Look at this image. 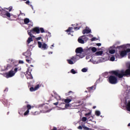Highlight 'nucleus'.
<instances>
[{
	"instance_id": "59",
	"label": "nucleus",
	"mask_w": 130,
	"mask_h": 130,
	"mask_svg": "<svg viewBox=\"0 0 130 130\" xmlns=\"http://www.w3.org/2000/svg\"><path fill=\"white\" fill-rule=\"evenodd\" d=\"M30 6L31 7L32 9L33 10V6H32V5H30Z\"/></svg>"
},
{
	"instance_id": "6",
	"label": "nucleus",
	"mask_w": 130,
	"mask_h": 130,
	"mask_svg": "<svg viewBox=\"0 0 130 130\" xmlns=\"http://www.w3.org/2000/svg\"><path fill=\"white\" fill-rule=\"evenodd\" d=\"M88 40H89L88 37L86 36H83L79 38L78 42L81 44H84V43H86Z\"/></svg>"
},
{
	"instance_id": "62",
	"label": "nucleus",
	"mask_w": 130,
	"mask_h": 130,
	"mask_svg": "<svg viewBox=\"0 0 130 130\" xmlns=\"http://www.w3.org/2000/svg\"><path fill=\"white\" fill-rule=\"evenodd\" d=\"M90 117H89V118H88V119H89V118H90Z\"/></svg>"
},
{
	"instance_id": "19",
	"label": "nucleus",
	"mask_w": 130,
	"mask_h": 130,
	"mask_svg": "<svg viewBox=\"0 0 130 130\" xmlns=\"http://www.w3.org/2000/svg\"><path fill=\"white\" fill-rule=\"evenodd\" d=\"M76 53H80L81 54L83 52V49L82 48H78L76 49Z\"/></svg>"
},
{
	"instance_id": "8",
	"label": "nucleus",
	"mask_w": 130,
	"mask_h": 130,
	"mask_svg": "<svg viewBox=\"0 0 130 130\" xmlns=\"http://www.w3.org/2000/svg\"><path fill=\"white\" fill-rule=\"evenodd\" d=\"M84 57V55L82 54H77L75 55L74 56L72 57V59L74 60V62H77V60H79L80 58H83Z\"/></svg>"
},
{
	"instance_id": "49",
	"label": "nucleus",
	"mask_w": 130,
	"mask_h": 130,
	"mask_svg": "<svg viewBox=\"0 0 130 130\" xmlns=\"http://www.w3.org/2000/svg\"><path fill=\"white\" fill-rule=\"evenodd\" d=\"M97 46H101V43L96 44Z\"/></svg>"
},
{
	"instance_id": "52",
	"label": "nucleus",
	"mask_w": 130,
	"mask_h": 130,
	"mask_svg": "<svg viewBox=\"0 0 130 130\" xmlns=\"http://www.w3.org/2000/svg\"><path fill=\"white\" fill-rule=\"evenodd\" d=\"M75 30H79L80 29L79 28H78V27H76L74 28Z\"/></svg>"
},
{
	"instance_id": "64",
	"label": "nucleus",
	"mask_w": 130,
	"mask_h": 130,
	"mask_svg": "<svg viewBox=\"0 0 130 130\" xmlns=\"http://www.w3.org/2000/svg\"><path fill=\"white\" fill-rule=\"evenodd\" d=\"M23 1H24V2H25V1H27V0H23Z\"/></svg>"
},
{
	"instance_id": "26",
	"label": "nucleus",
	"mask_w": 130,
	"mask_h": 130,
	"mask_svg": "<svg viewBox=\"0 0 130 130\" xmlns=\"http://www.w3.org/2000/svg\"><path fill=\"white\" fill-rule=\"evenodd\" d=\"M89 61H91L93 64H97V63H99L98 61H96L93 59V58H91L90 59Z\"/></svg>"
},
{
	"instance_id": "28",
	"label": "nucleus",
	"mask_w": 130,
	"mask_h": 130,
	"mask_svg": "<svg viewBox=\"0 0 130 130\" xmlns=\"http://www.w3.org/2000/svg\"><path fill=\"white\" fill-rule=\"evenodd\" d=\"M120 47L123 48V47H130V44H127L126 45H124L123 46H121Z\"/></svg>"
},
{
	"instance_id": "44",
	"label": "nucleus",
	"mask_w": 130,
	"mask_h": 130,
	"mask_svg": "<svg viewBox=\"0 0 130 130\" xmlns=\"http://www.w3.org/2000/svg\"><path fill=\"white\" fill-rule=\"evenodd\" d=\"M42 38H41V37H39L38 38H37L36 39L37 40H41Z\"/></svg>"
},
{
	"instance_id": "57",
	"label": "nucleus",
	"mask_w": 130,
	"mask_h": 130,
	"mask_svg": "<svg viewBox=\"0 0 130 130\" xmlns=\"http://www.w3.org/2000/svg\"><path fill=\"white\" fill-rule=\"evenodd\" d=\"M32 26H33V24H30V25H29V27H32Z\"/></svg>"
},
{
	"instance_id": "46",
	"label": "nucleus",
	"mask_w": 130,
	"mask_h": 130,
	"mask_svg": "<svg viewBox=\"0 0 130 130\" xmlns=\"http://www.w3.org/2000/svg\"><path fill=\"white\" fill-rule=\"evenodd\" d=\"M52 47H54V44H53V45H52L51 46V47H50V48L51 49H52Z\"/></svg>"
},
{
	"instance_id": "7",
	"label": "nucleus",
	"mask_w": 130,
	"mask_h": 130,
	"mask_svg": "<svg viewBox=\"0 0 130 130\" xmlns=\"http://www.w3.org/2000/svg\"><path fill=\"white\" fill-rule=\"evenodd\" d=\"M109 82L110 84H115L117 83V78L114 75H111L109 77Z\"/></svg>"
},
{
	"instance_id": "41",
	"label": "nucleus",
	"mask_w": 130,
	"mask_h": 130,
	"mask_svg": "<svg viewBox=\"0 0 130 130\" xmlns=\"http://www.w3.org/2000/svg\"><path fill=\"white\" fill-rule=\"evenodd\" d=\"M89 115H91V112H89L85 114V116H88Z\"/></svg>"
},
{
	"instance_id": "36",
	"label": "nucleus",
	"mask_w": 130,
	"mask_h": 130,
	"mask_svg": "<svg viewBox=\"0 0 130 130\" xmlns=\"http://www.w3.org/2000/svg\"><path fill=\"white\" fill-rule=\"evenodd\" d=\"M72 74H77V71H75V70L74 69H72L71 71Z\"/></svg>"
},
{
	"instance_id": "12",
	"label": "nucleus",
	"mask_w": 130,
	"mask_h": 130,
	"mask_svg": "<svg viewBox=\"0 0 130 130\" xmlns=\"http://www.w3.org/2000/svg\"><path fill=\"white\" fill-rule=\"evenodd\" d=\"M92 51V52H96V51H97V48H96L95 47H89L88 48V47L85 49V51H86V52H89V51Z\"/></svg>"
},
{
	"instance_id": "9",
	"label": "nucleus",
	"mask_w": 130,
	"mask_h": 130,
	"mask_svg": "<svg viewBox=\"0 0 130 130\" xmlns=\"http://www.w3.org/2000/svg\"><path fill=\"white\" fill-rule=\"evenodd\" d=\"M27 32H28V35L30 36V37H29L28 38V39L27 40V44H29V43H31V42H32V41H33V39H32V38H35V36H34V35H33V34H32L29 31H27Z\"/></svg>"
},
{
	"instance_id": "58",
	"label": "nucleus",
	"mask_w": 130,
	"mask_h": 130,
	"mask_svg": "<svg viewBox=\"0 0 130 130\" xmlns=\"http://www.w3.org/2000/svg\"><path fill=\"white\" fill-rule=\"evenodd\" d=\"M93 109H95V108H96V106L93 107Z\"/></svg>"
},
{
	"instance_id": "1",
	"label": "nucleus",
	"mask_w": 130,
	"mask_h": 130,
	"mask_svg": "<svg viewBox=\"0 0 130 130\" xmlns=\"http://www.w3.org/2000/svg\"><path fill=\"white\" fill-rule=\"evenodd\" d=\"M127 66H128V69L126 70L125 72L123 71H114V75L120 78H122L123 76H130V62H128Z\"/></svg>"
},
{
	"instance_id": "35",
	"label": "nucleus",
	"mask_w": 130,
	"mask_h": 130,
	"mask_svg": "<svg viewBox=\"0 0 130 130\" xmlns=\"http://www.w3.org/2000/svg\"><path fill=\"white\" fill-rule=\"evenodd\" d=\"M31 113L33 115H37L38 114H40V112H35V113L31 112Z\"/></svg>"
},
{
	"instance_id": "47",
	"label": "nucleus",
	"mask_w": 130,
	"mask_h": 130,
	"mask_svg": "<svg viewBox=\"0 0 130 130\" xmlns=\"http://www.w3.org/2000/svg\"><path fill=\"white\" fill-rule=\"evenodd\" d=\"M25 3L26 4V5H29V4H30V1H27Z\"/></svg>"
},
{
	"instance_id": "29",
	"label": "nucleus",
	"mask_w": 130,
	"mask_h": 130,
	"mask_svg": "<svg viewBox=\"0 0 130 130\" xmlns=\"http://www.w3.org/2000/svg\"><path fill=\"white\" fill-rule=\"evenodd\" d=\"M100 60L101 62H103L104 61H106L107 59H106L105 58L102 57L100 59Z\"/></svg>"
},
{
	"instance_id": "30",
	"label": "nucleus",
	"mask_w": 130,
	"mask_h": 130,
	"mask_svg": "<svg viewBox=\"0 0 130 130\" xmlns=\"http://www.w3.org/2000/svg\"><path fill=\"white\" fill-rule=\"evenodd\" d=\"M82 127L85 130H90V128L87 127V126H85V125H82Z\"/></svg>"
},
{
	"instance_id": "39",
	"label": "nucleus",
	"mask_w": 130,
	"mask_h": 130,
	"mask_svg": "<svg viewBox=\"0 0 130 130\" xmlns=\"http://www.w3.org/2000/svg\"><path fill=\"white\" fill-rule=\"evenodd\" d=\"M50 111H51V109L48 110L47 111L43 110V113H46L47 112H50Z\"/></svg>"
},
{
	"instance_id": "14",
	"label": "nucleus",
	"mask_w": 130,
	"mask_h": 130,
	"mask_svg": "<svg viewBox=\"0 0 130 130\" xmlns=\"http://www.w3.org/2000/svg\"><path fill=\"white\" fill-rule=\"evenodd\" d=\"M108 51L110 54H114L115 53V49L114 46L110 47L109 48Z\"/></svg>"
},
{
	"instance_id": "15",
	"label": "nucleus",
	"mask_w": 130,
	"mask_h": 130,
	"mask_svg": "<svg viewBox=\"0 0 130 130\" xmlns=\"http://www.w3.org/2000/svg\"><path fill=\"white\" fill-rule=\"evenodd\" d=\"M26 77H27V79H33V76H32V75L31 74V72H29V71H27L26 72Z\"/></svg>"
},
{
	"instance_id": "51",
	"label": "nucleus",
	"mask_w": 130,
	"mask_h": 130,
	"mask_svg": "<svg viewBox=\"0 0 130 130\" xmlns=\"http://www.w3.org/2000/svg\"><path fill=\"white\" fill-rule=\"evenodd\" d=\"M89 58H90V56H87L86 57V59H89Z\"/></svg>"
},
{
	"instance_id": "60",
	"label": "nucleus",
	"mask_w": 130,
	"mask_h": 130,
	"mask_svg": "<svg viewBox=\"0 0 130 130\" xmlns=\"http://www.w3.org/2000/svg\"><path fill=\"white\" fill-rule=\"evenodd\" d=\"M128 126H130V123H128Z\"/></svg>"
},
{
	"instance_id": "63",
	"label": "nucleus",
	"mask_w": 130,
	"mask_h": 130,
	"mask_svg": "<svg viewBox=\"0 0 130 130\" xmlns=\"http://www.w3.org/2000/svg\"><path fill=\"white\" fill-rule=\"evenodd\" d=\"M70 34H70V33H68V35H70Z\"/></svg>"
},
{
	"instance_id": "45",
	"label": "nucleus",
	"mask_w": 130,
	"mask_h": 130,
	"mask_svg": "<svg viewBox=\"0 0 130 130\" xmlns=\"http://www.w3.org/2000/svg\"><path fill=\"white\" fill-rule=\"evenodd\" d=\"M19 63H24V61H23V60H19Z\"/></svg>"
},
{
	"instance_id": "48",
	"label": "nucleus",
	"mask_w": 130,
	"mask_h": 130,
	"mask_svg": "<svg viewBox=\"0 0 130 130\" xmlns=\"http://www.w3.org/2000/svg\"><path fill=\"white\" fill-rule=\"evenodd\" d=\"M26 61L27 62H28V63H31V61L29 59H26Z\"/></svg>"
},
{
	"instance_id": "50",
	"label": "nucleus",
	"mask_w": 130,
	"mask_h": 130,
	"mask_svg": "<svg viewBox=\"0 0 130 130\" xmlns=\"http://www.w3.org/2000/svg\"><path fill=\"white\" fill-rule=\"evenodd\" d=\"M57 99L58 100H61L60 96H58Z\"/></svg>"
},
{
	"instance_id": "37",
	"label": "nucleus",
	"mask_w": 130,
	"mask_h": 130,
	"mask_svg": "<svg viewBox=\"0 0 130 130\" xmlns=\"http://www.w3.org/2000/svg\"><path fill=\"white\" fill-rule=\"evenodd\" d=\"M97 40H98V39L95 37H93L91 39V41H97Z\"/></svg>"
},
{
	"instance_id": "33",
	"label": "nucleus",
	"mask_w": 130,
	"mask_h": 130,
	"mask_svg": "<svg viewBox=\"0 0 130 130\" xmlns=\"http://www.w3.org/2000/svg\"><path fill=\"white\" fill-rule=\"evenodd\" d=\"M88 71V69L87 68H83L81 70V72H82V73H86V72H87Z\"/></svg>"
},
{
	"instance_id": "53",
	"label": "nucleus",
	"mask_w": 130,
	"mask_h": 130,
	"mask_svg": "<svg viewBox=\"0 0 130 130\" xmlns=\"http://www.w3.org/2000/svg\"><path fill=\"white\" fill-rule=\"evenodd\" d=\"M52 130H57V129L56 128V127H54Z\"/></svg>"
},
{
	"instance_id": "42",
	"label": "nucleus",
	"mask_w": 130,
	"mask_h": 130,
	"mask_svg": "<svg viewBox=\"0 0 130 130\" xmlns=\"http://www.w3.org/2000/svg\"><path fill=\"white\" fill-rule=\"evenodd\" d=\"M78 129H83V126L80 125L78 127Z\"/></svg>"
},
{
	"instance_id": "24",
	"label": "nucleus",
	"mask_w": 130,
	"mask_h": 130,
	"mask_svg": "<svg viewBox=\"0 0 130 130\" xmlns=\"http://www.w3.org/2000/svg\"><path fill=\"white\" fill-rule=\"evenodd\" d=\"M102 54H103V51H98L95 53V55H102Z\"/></svg>"
},
{
	"instance_id": "5",
	"label": "nucleus",
	"mask_w": 130,
	"mask_h": 130,
	"mask_svg": "<svg viewBox=\"0 0 130 130\" xmlns=\"http://www.w3.org/2000/svg\"><path fill=\"white\" fill-rule=\"evenodd\" d=\"M39 48H41L42 50H46L48 49V45L45 43H41V42H38Z\"/></svg>"
},
{
	"instance_id": "11",
	"label": "nucleus",
	"mask_w": 130,
	"mask_h": 130,
	"mask_svg": "<svg viewBox=\"0 0 130 130\" xmlns=\"http://www.w3.org/2000/svg\"><path fill=\"white\" fill-rule=\"evenodd\" d=\"M27 31H29V32H30V33H32L33 34L35 33H37V34H39V33H40V28L39 27H35L31 30Z\"/></svg>"
},
{
	"instance_id": "27",
	"label": "nucleus",
	"mask_w": 130,
	"mask_h": 130,
	"mask_svg": "<svg viewBox=\"0 0 130 130\" xmlns=\"http://www.w3.org/2000/svg\"><path fill=\"white\" fill-rule=\"evenodd\" d=\"M57 110H66V108H62V107H56Z\"/></svg>"
},
{
	"instance_id": "40",
	"label": "nucleus",
	"mask_w": 130,
	"mask_h": 130,
	"mask_svg": "<svg viewBox=\"0 0 130 130\" xmlns=\"http://www.w3.org/2000/svg\"><path fill=\"white\" fill-rule=\"evenodd\" d=\"M71 94H73V91H69L68 93H66V96H69L71 95Z\"/></svg>"
},
{
	"instance_id": "55",
	"label": "nucleus",
	"mask_w": 130,
	"mask_h": 130,
	"mask_svg": "<svg viewBox=\"0 0 130 130\" xmlns=\"http://www.w3.org/2000/svg\"><path fill=\"white\" fill-rule=\"evenodd\" d=\"M57 104H58V102L54 103V105H57Z\"/></svg>"
},
{
	"instance_id": "43",
	"label": "nucleus",
	"mask_w": 130,
	"mask_h": 130,
	"mask_svg": "<svg viewBox=\"0 0 130 130\" xmlns=\"http://www.w3.org/2000/svg\"><path fill=\"white\" fill-rule=\"evenodd\" d=\"M88 90H93V86L87 88Z\"/></svg>"
},
{
	"instance_id": "3",
	"label": "nucleus",
	"mask_w": 130,
	"mask_h": 130,
	"mask_svg": "<svg viewBox=\"0 0 130 130\" xmlns=\"http://www.w3.org/2000/svg\"><path fill=\"white\" fill-rule=\"evenodd\" d=\"M128 52V58H130V49H127L126 50L119 51V54L116 53L115 56L117 58H122V57H124Z\"/></svg>"
},
{
	"instance_id": "13",
	"label": "nucleus",
	"mask_w": 130,
	"mask_h": 130,
	"mask_svg": "<svg viewBox=\"0 0 130 130\" xmlns=\"http://www.w3.org/2000/svg\"><path fill=\"white\" fill-rule=\"evenodd\" d=\"M40 87H41V85H40V84H38L35 87V88L30 87V92H34L35 91H36L38 89H39V88H40Z\"/></svg>"
},
{
	"instance_id": "10",
	"label": "nucleus",
	"mask_w": 130,
	"mask_h": 130,
	"mask_svg": "<svg viewBox=\"0 0 130 130\" xmlns=\"http://www.w3.org/2000/svg\"><path fill=\"white\" fill-rule=\"evenodd\" d=\"M26 108L27 110L24 113V116H26L29 114V112H30L29 110H31V109H32V108H34V106H31L30 105L28 104L26 105Z\"/></svg>"
},
{
	"instance_id": "20",
	"label": "nucleus",
	"mask_w": 130,
	"mask_h": 130,
	"mask_svg": "<svg viewBox=\"0 0 130 130\" xmlns=\"http://www.w3.org/2000/svg\"><path fill=\"white\" fill-rule=\"evenodd\" d=\"M125 104H126V110H127V111H129V112H130V101H128Z\"/></svg>"
},
{
	"instance_id": "23",
	"label": "nucleus",
	"mask_w": 130,
	"mask_h": 130,
	"mask_svg": "<svg viewBox=\"0 0 130 130\" xmlns=\"http://www.w3.org/2000/svg\"><path fill=\"white\" fill-rule=\"evenodd\" d=\"M24 23L26 24H28V23H30V19L28 18H25L24 19Z\"/></svg>"
},
{
	"instance_id": "4",
	"label": "nucleus",
	"mask_w": 130,
	"mask_h": 130,
	"mask_svg": "<svg viewBox=\"0 0 130 130\" xmlns=\"http://www.w3.org/2000/svg\"><path fill=\"white\" fill-rule=\"evenodd\" d=\"M17 72H18V68H16L14 69V71L11 70L7 73H4L3 75L5 78H7V79H9V78L14 77V76H15V74H16Z\"/></svg>"
},
{
	"instance_id": "22",
	"label": "nucleus",
	"mask_w": 130,
	"mask_h": 130,
	"mask_svg": "<svg viewBox=\"0 0 130 130\" xmlns=\"http://www.w3.org/2000/svg\"><path fill=\"white\" fill-rule=\"evenodd\" d=\"M63 100L64 101V102L67 104H69V103L72 101V99H70L69 98L66 99H63Z\"/></svg>"
},
{
	"instance_id": "16",
	"label": "nucleus",
	"mask_w": 130,
	"mask_h": 130,
	"mask_svg": "<svg viewBox=\"0 0 130 130\" xmlns=\"http://www.w3.org/2000/svg\"><path fill=\"white\" fill-rule=\"evenodd\" d=\"M82 33L83 34H89V33H91V29L89 27H86V29L83 30Z\"/></svg>"
},
{
	"instance_id": "2",
	"label": "nucleus",
	"mask_w": 130,
	"mask_h": 130,
	"mask_svg": "<svg viewBox=\"0 0 130 130\" xmlns=\"http://www.w3.org/2000/svg\"><path fill=\"white\" fill-rule=\"evenodd\" d=\"M6 10H8L9 12H11L12 10H13V7L11 6L8 8L4 9H2L0 7V15H1L3 18H6V17H7V18H11V17L13 16V14L7 11Z\"/></svg>"
},
{
	"instance_id": "56",
	"label": "nucleus",
	"mask_w": 130,
	"mask_h": 130,
	"mask_svg": "<svg viewBox=\"0 0 130 130\" xmlns=\"http://www.w3.org/2000/svg\"><path fill=\"white\" fill-rule=\"evenodd\" d=\"M53 52H49L48 54H52Z\"/></svg>"
},
{
	"instance_id": "31",
	"label": "nucleus",
	"mask_w": 130,
	"mask_h": 130,
	"mask_svg": "<svg viewBox=\"0 0 130 130\" xmlns=\"http://www.w3.org/2000/svg\"><path fill=\"white\" fill-rule=\"evenodd\" d=\"M101 114V113L100 112V111H95V115L97 116H99Z\"/></svg>"
},
{
	"instance_id": "34",
	"label": "nucleus",
	"mask_w": 130,
	"mask_h": 130,
	"mask_svg": "<svg viewBox=\"0 0 130 130\" xmlns=\"http://www.w3.org/2000/svg\"><path fill=\"white\" fill-rule=\"evenodd\" d=\"M110 60L111 61H114V60H115V57H114V56H112L110 59Z\"/></svg>"
},
{
	"instance_id": "18",
	"label": "nucleus",
	"mask_w": 130,
	"mask_h": 130,
	"mask_svg": "<svg viewBox=\"0 0 130 130\" xmlns=\"http://www.w3.org/2000/svg\"><path fill=\"white\" fill-rule=\"evenodd\" d=\"M24 55H25L26 57H30V56H31V52H30V51H27L24 53Z\"/></svg>"
},
{
	"instance_id": "61",
	"label": "nucleus",
	"mask_w": 130,
	"mask_h": 130,
	"mask_svg": "<svg viewBox=\"0 0 130 130\" xmlns=\"http://www.w3.org/2000/svg\"><path fill=\"white\" fill-rule=\"evenodd\" d=\"M89 120L92 121V119H90Z\"/></svg>"
},
{
	"instance_id": "25",
	"label": "nucleus",
	"mask_w": 130,
	"mask_h": 130,
	"mask_svg": "<svg viewBox=\"0 0 130 130\" xmlns=\"http://www.w3.org/2000/svg\"><path fill=\"white\" fill-rule=\"evenodd\" d=\"M66 32H70V33H73L74 31H73V27H69V28L66 30Z\"/></svg>"
},
{
	"instance_id": "38",
	"label": "nucleus",
	"mask_w": 130,
	"mask_h": 130,
	"mask_svg": "<svg viewBox=\"0 0 130 130\" xmlns=\"http://www.w3.org/2000/svg\"><path fill=\"white\" fill-rule=\"evenodd\" d=\"M40 31H41V33H44L45 31L44 30V28L41 27L40 28Z\"/></svg>"
},
{
	"instance_id": "21",
	"label": "nucleus",
	"mask_w": 130,
	"mask_h": 130,
	"mask_svg": "<svg viewBox=\"0 0 130 130\" xmlns=\"http://www.w3.org/2000/svg\"><path fill=\"white\" fill-rule=\"evenodd\" d=\"M60 106H61V107L64 106V108H66V109H67V108L70 107V104H65L64 103H61Z\"/></svg>"
},
{
	"instance_id": "17",
	"label": "nucleus",
	"mask_w": 130,
	"mask_h": 130,
	"mask_svg": "<svg viewBox=\"0 0 130 130\" xmlns=\"http://www.w3.org/2000/svg\"><path fill=\"white\" fill-rule=\"evenodd\" d=\"M67 61L69 64H74V63H76V62H75V60L73 59V57H72L71 58L68 59Z\"/></svg>"
},
{
	"instance_id": "54",
	"label": "nucleus",
	"mask_w": 130,
	"mask_h": 130,
	"mask_svg": "<svg viewBox=\"0 0 130 130\" xmlns=\"http://www.w3.org/2000/svg\"><path fill=\"white\" fill-rule=\"evenodd\" d=\"M88 36H89V37H93V36L92 35H89L88 36H87V37H88Z\"/></svg>"
},
{
	"instance_id": "32",
	"label": "nucleus",
	"mask_w": 130,
	"mask_h": 130,
	"mask_svg": "<svg viewBox=\"0 0 130 130\" xmlns=\"http://www.w3.org/2000/svg\"><path fill=\"white\" fill-rule=\"evenodd\" d=\"M87 117H83L82 118L81 120H82V121H83V122H85V121H87Z\"/></svg>"
}]
</instances>
